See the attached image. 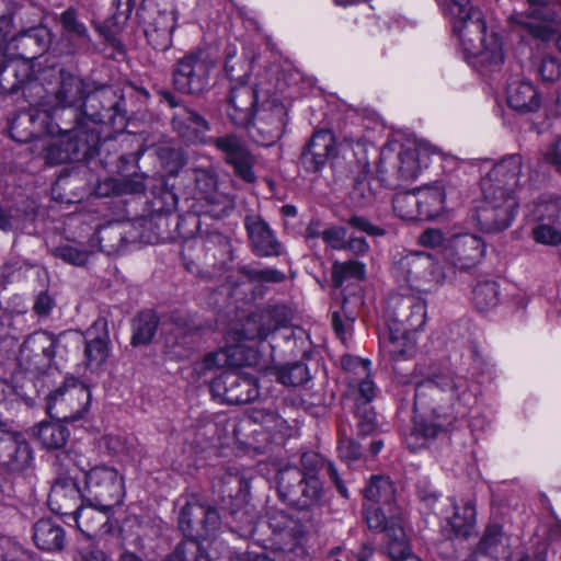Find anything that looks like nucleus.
<instances>
[{"mask_svg":"<svg viewBox=\"0 0 561 561\" xmlns=\"http://www.w3.org/2000/svg\"><path fill=\"white\" fill-rule=\"evenodd\" d=\"M470 400L468 380L449 370L438 371L417 381L414 410L419 414L414 428L405 442L411 450L425 445L427 439L449 425L455 419L457 405H467Z\"/></svg>","mask_w":561,"mask_h":561,"instance_id":"obj_1","label":"nucleus"},{"mask_svg":"<svg viewBox=\"0 0 561 561\" xmlns=\"http://www.w3.org/2000/svg\"><path fill=\"white\" fill-rule=\"evenodd\" d=\"M113 92L107 89L91 91L88 83L79 76L61 70L59 80L53 95L39 104V107L25 114L23 117L32 124V134L55 133L53 121L61 119L66 112L70 114L71 129L76 137L83 129L85 118L93 123H103L112 119L114 114H104L95 107L94 102L102 103Z\"/></svg>","mask_w":561,"mask_h":561,"instance_id":"obj_2","label":"nucleus"},{"mask_svg":"<svg viewBox=\"0 0 561 561\" xmlns=\"http://www.w3.org/2000/svg\"><path fill=\"white\" fill-rule=\"evenodd\" d=\"M447 3L439 2L445 15L450 20L453 31L465 53L468 56L480 58L482 64H486L491 68L501 66L504 61L502 42L496 34H486V23L482 12L472 7L470 0L461 3L455 0L453 11L449 10Z\"/></svg>","mask_w":561,"mask_h":561,"instance_id":"obj_3","label":"nucleus"},{"mask_svg":"<svg viewBox=\"0 0 561 561\" xmlns=\"http://www.w3.org/2000/svg\"><path fill=\"white\" fill-rule=\"evenodd\" d=\"M391 273L397 283L417 293H430L446 278L440 263L424 251L399 253L393 259Z\"/></svg>","mask_w":561,"mask_h":561,"instance_id":"obj_4","label":"nucleus"},{"mask_svg":"<svg viewBox=\"0 0 561 561\" xmlns=\"http://www.w3.org/2000/svg\"><path fill=\"white\" fill-rule=\"evenodd\" d=\"M137 15L148 44L159 51L169 49L176 26L173 0H142Z\"/></svg>","mask_w":561,"mask_h":561,"instance_id":"obj_5","label":"nucleus"},{"mask_svg":"<svg viewBox=\"0 0 561 561\" xmlns=\"http://www.w3.org/2000/svg\"><path fill=\"white\" fill-rule=\"evenodd\" d=\"M530 9L527 12L512 14L508 18L513 31L526 33L542 43H550L559 34L550 25H561V1L553 3L541 0H527Z\"/></svg>","mask_w":561,"mask_h":561,"instance_id":"obj_6","label":"nucleus"},{"mask_svg":"<svg viewBox=\"0 0 561 561\" xmlns=\"http://www.w3.org/2000/svg\"><path fill=\"white\" fill-rule=\"evenodd\" d=\"M125 497L123 476L108 466H96L85 472L82 501L104 510H114Z\"/></svg>","mask_w":561,"mask_h":561,"instance_id":"obj_7","label":"nucleus"},{"mask_svg":"<svg viewBox=\"0 0 561 561\" xmlns=\"http://www.w3.org/2000/svg\"><path fill=\"white\" fill-rule=\"evenodd\" d=\"M46 411L58 421H77L84 416L91 403L89 388L77 379H67L47 396Z\"/></svg>","mask_w":561,"mask_h":561,"instance_id":"obj_8","label":"nucleus"},{"mask_svg":"<svg viewBox=\"0 0 561 561\" xmlns=\"http://www.w3.org/2000/svg\"><path fill=\"white\" fill-rule=\"evenodd\" d=\"M483 198L472 211V219L485 232H497L510 227L517 207L513 195L499 194L491 186H481Z\"/></svg>","mask_w":561,"mask_h":561,"instance_id":"obj_9","label":"nucleus"},{"mask_svg":"<svg viewBox=\"0 0 561 561\" xmlns=\"http://www.w3.org/2000/svg\"><path fill=\"white\" fill-rule=\"evenodd\" d=\"M213 68L214 61L207 53L198 50L186 54L174 67L172 78L174 89L184 94L203 93L209 85Z\"/></svg>","mask_w":561,"mask_h":561,"instance_id":"obj_10","label":"nucleus"},{"mask_svg":"<svg viewBox=\"0 0 561 561\" xmlns=\"http://www.w3.org/2000/svg\"><path fill=\"white\" fill-rule=\"evenodd\" d=\"M278 490L289 504L309 508L322 497V484L318 477L304 474L298 467H289L278 473Z\"/></svg>","mask_w":561,"mask_h":561,"instance_id":"obj_11","label":"nucleus"},{"mask_svg":"<svg viewBox=\"0 0 561 561\" xmlns=\"http://www.w3.org/2000/svg\"><path fill=\"white\" fill-rule=\"evenodd\" d=\"M286 108L275 100L263 102L248 126L252 140L260 146L274 145L283 135L286 125Z\"/></svg>","mask_w":561,"mask_h":561,"instance_id":"obj_12","label":"nucleus"},{"mask_svg":"<svg viewBox=\"0 0 561 561\" xmlns=\"http://www.w3.org/2000/svg\"><path fill=\"white\" fill-rule=\"evenodd\" d=\"M195 184L203 215L214 219H222L234 209V198L219 191L218 179L214 171L197 169L195 171Z\"/></svg>","mask_w":561,"mask_h":561,"instance_id":"obj_13","label":"nucleus"},{"mask_svg":"<svg viewBox=\"0 0 561 561\" xmlns=\"http://www.w3.org/2000/svg\"><path fill=\"white\" fill-rule=\"evenodd\" d=\"M222 156L224 161L233 169L234 174L247 183L256 181L253 167L256 162L255 157L247 147L244 140L236 134H227L208 139Z\"/></svg>","mask_w":561,"mask_h":561,"instance_id":"obj_14","label":"nucleus"},{"mask_svg":"<svg viewBox=\"0 0 561 561\" xmlns=\"http://www.w3.org/2000/svg\"><path fill=\"white\" fill-rule=\"evenodd\" d=\"M215 398L228 404H248L259 398V386L255 378L237 371H225L210 383Z\"/></svg>","mask_w":561,"mask_h":561,"instance_id":"obj_15","label":"nucleus"},{"mask_svg":"<svg viewBox=\"0 0 561 561\" xmlns=\"http://www.w3.org/2000/svg\"><path fill=\"white\" fill-rule=\"evenodd\" d=\"M387 324L417 332L426 323V302L416 295L391 296L387 302Z\"/></svg>","mask_w":561,"mask_h":561,"instance_id":"obj_16","label":"nucleus"},{"mask_svg":"<svg viewBox=\"0 0 561 561\" xmlns=\"http://www.w3.org/2000/svg\"><path fill=\"white\" fill-rule=\"evenodd\" d=\"M56 340L45 332L31 334L21 345L19 360L27 370L41 373L50 366L55 357Z\"/></svg>","mask_w":561,"mask_h":561,"instance_id":"obj_17","label":"nucleus"},{"mask_svg":"<svg viewBox=\"0 0 561 561\" xmlns=\"http://www.w3.org/2000/svg\"><path fill=\"white\" fill-rule=\"evenodd\" d=\"M541 216L531 229V238L543 245L561 244V196L541 203Z\"/></svg>","mask_w":561,"mask_h":561,"instance_id":"obj_18","label":"nucleus"},{"mask_svg":"<svg viewBox=\"0 0 561 561\" xmlns=\"http://www.w3.org/2000/svg\"><path fill=\"white\" fill-rule=\"evenodd\" d=\"M485 252L483 240L471 233L454 236L446 250L447 260L459 270H469L476 266Z\"/></svg>","mask_w":561,"mask_h":561,"instance_id":"obj_19","label":"nucleus"},{"mask_svg":"<svg viewBox=\"0 0 561 561\" xmlns=\"http://www.w3.org/2000/svg\"><path fill=\"white\" fill-rule=\"evenodd\" d=\"M32 460V450L18 432L0 428V466L11 472L27 468Z\"/></svg>","mask_w":561,"mask_h":561,"instance_id":"obj_20","label":"nucleus"},{"mask_svg":"<svg viewBox=\"0 0 561 561\" xmlns=\"http://www.w3.org/2000/svg\"><path fill=\"white\" fill-rule=\"evenodd\" d=\"M523 160L519 154H511L496 163L482 179L481 186H491L502 195H513L519 185Z\"/></svg>","mask_w":561,"mask_h":561,"instance_id":"obj_21","label":"nucleus"},{"mask_svg":"<svg viewBox=\"0 0 561 561\" xmlns=\"http://www.w3.org/2000/svg\"><path fill=\"white\" fill-rule=\"evenodd\" d=\"M342 365L346 371L350 389L354 391L356 404H368L375 398V385L369 378L370 362L358 357H344Z\"/></svg>","mask_w":561,"mask_h":561,"instance_id":"obj_22","label":"nucleus"},{"mask_svg":"<svg viewBox=\"0 0 561 561\" xmlns=\"http://www.w3.org/2000/svg\"><path fill=\"white\" fill-rule=\"evenodd\" d=\"M244 227L252 252L260 257L278 256L282 244L270 225L257 215L247 216Z\"/></svg>","mask_w":561,"mask_h":561,"instance_id":"obj_23","label":"nucleus"},{"mask_svg":"<svg viewBox=\"0 0 561 561\" xmlns=\"http://www.w3.org/2000/svg\"><path fill=\"white\" fill-rule=\"evenodd\" d=\"M58 133H68L76 130L71 129V127H61L57 124ZM82 130L80 129L78 137L73 135L76 141H65L61 138H55L48 135H53L54 133H42L39 135H33L32 130L30 131L31 137H38V142L41 146V156L45 159V161L49 164H60L65 163L72 159L79 151L78 141L82 138Z\"/></svg>","mask_w":561,"mask_h":561,"instance_id":"obj_24","label":"nucleus"},{"mask_svg":"<svg viewBox=\"0 0 561 561\" xmlns=\"http://www.w3.org/2000/svg\"><path fill=\"white\" fill-rule=\"evenodd\" d=\"M173 130L185 141L192 144H208L206 134L210 130L207 119L188 106H180L173 112Z\"/></svg>","mask_w":561,"mask_h":561,"instance_id":"obj_25","label":"nucleus"},{"mask_svg":"<svg viewBox=\"0 0 561 561\" xmlns=\"http://www.w3.org/2000/svg\"><path fill=\"white\" fill-rule=\"evenodd\" d=\"M256 101L257 92L254 87L240 83L231 88L226 110L231 123L238 127L248 126Z\"/></svg>","mask_w":561,"mask_h":561,"instance_id":"obj_26","label":"nucleus"},{"mask_svg":"<svg viewBox=\"0 0 561 561\" xmlns=\"http://www.w3.org/2000/svg\"><path fill=\"white\" fill-rule=\"evenodd\" d=\"M82 494L77 482L68 477L57 478L48 494L50 510L59 515L70 518L80 506Z\"/></svg>","mask_w":561,"mask_h":561,"instance_id":"obj_27","label":"nucleus"},{"mask_svg":"<svg viewBox=\"0 0 561 561\" xmlns=\"http://www.w3.org/2000/svg\"><path fill=\"white\" fill-rule=\"evenodd\" d=\"M411 331L393 324H387V329L379 334L380 352L392 360L407 359L415 352V341Z\"/></svg>","mask_w":561,"mask_h":561,"instance_id":"obj_28","label":"nucleus"},{"mask_svg":"<svg viewBox=\"0 0 561 561\" xmlns=\"http://www.w3.org/2000/svg\"><path fill=\"white\" fill-rule=\"evenodd\" d=\"M84 355L89 366L99 367L110 355V336L107 321L105 318H98L85 334Z\"/></svg>","mask_w":561,"mask_h":561,"instance_id":"obj_29","label":"nucleus"},{"mask_svg":"<svg viewBox=\"0 0 561 561\" xmlns=\"http://www.w3.org/2000/svg\"><path fill=\"white\" fill-rule=\"evenodd\" d=\"M113 510H104L93 503H82L69 518L78 529L87 537H93L100 531L108 533V523L112 517Z\"/></svg>","mask_w":561,"mask_h":561,"instance_id":"obj_30","label":"nucleus"},{"mask_svg":"<svg viewBox=\"0 0 561 561\" xmlns=\"http://www.w3.org/2000/svg\"><path fill=\"white\" fill-rule=\"evenodd\" d=\"M60 23L62 26V38L67 42V54L73 55L91 47V37L88 28L78 19V14L73 9H68L61 13Z\"/></svg>","mask_w":561,"mask_h":561,"instance_id":"obj_31","label":"nucleus"},{"mask_svg":"<svg viewBox=\"0 0 561 561\" xmlns=\"http://www.w3.org/2000/svg\"><path fill=\"white\" fill-rule=\"evenodd\" d=\"M334 137L327 130H320L312 135L301 153V163L309 172L319 171L328 161L333 150Z\"/></svg>","mask_w":561,"mask_h":561,"instance_id":"obj_32","label":"nucleus"},{"mask_svg":"<svg viewBox=\"0 0 561 561\" xmlns=\"http://www.w3.org/2000/svg\"><path fill=\"white\" fill-rule=\"evenodd\" d=\"M219 507L221 511L228 512L233 522L237 524L238 531L251 534L259 518V512L254 505L244 501V496H222Z\"/></svg>","mask_w":561,"mask_h":561,"instance_id":"obj_33","label":"nucleus"},{"mask_svg":"<svg viewBox=\"0 0 561 561\" xmlns=\"http://www.w3.org/2000/svg\"><path fill=\"white\" fill-rule=\"evenodd\" d=\"M508 105L518 112H535L540 106L539 94L528 80H514L506 89Z\"/></svg>","mask_w":561,"mask_h":561,"instance_id":"obj_34","label":"nucleus"},{"mask_svg":"<svg viewBox=\"0 0 561 561\" xmlns=\"http://www.w3.org/2000/svg\"><path fill=\"white\" fill-rule=\"evenodd\" d=\"M33 540L42 550H61L65 543V531L53 519L42 518L33 526Z\"/></svg>","mask_w":561,"mask_h":561,"instance_id":"obj_35","label":"nucleus"},{"mask_svg":"<svg viewBox=\"0 0 561 561\" xmlns=\"http://www.w3.org/2000/svg\"><path fill=\"white\" fill-rule=\"evenodd\" d=\"M271 334L261 311L251 313L242 323L229 333L230 342H263Z\"/></svg>","mask_w":561,"mask_h":561,"instance_id":"obj_36","label":"nucleus"},{"mask_svg":"<svg viewBox=\"0 0 561 561\" xmlns=\"http://www.w3.org/2000/svg\"><path fill=\"white\" fill-rule=\"evenodd\" d=\"M422 220L438 217L445 209L446 188L437 183L416 190Z\"/></svg>","mask_w":561,"mask_h":561,"instance_id":"obj_37","label":"nucleus"},{"mask_svg":"<svg viewBox=\"0 0 561 561\" xmlns=\"http://www.w3.org/2000/svg\"><path fill=\"white\" fill-rule=\"evenodd\" d=\"M33 435L44 448L59 449L67 444L70 432L59 422H41L33 427Z\"/></svg>","mask_w":561,"mask_h":561,"instance_id":"obj_38","label":"nucleus"},{"mask_svg":"<svg viewBox=\"0 0 561 561\" xmlns=\"http://www.w3.org/2000/svg\"><path fill=\"white\" fill-rule=\"evenodd\" d=\"M266 518L270 528L275 534L284 535L291 539H297L302 534V526L300 522L284 510L268 507Z\"/></svg>","mask_w":561,"mask_h":561,"instance_id":"obj_39","label":"nucleus"},{"mask_svg":"<svg viewBox=\"0 0 561 561\" xmlns=\"http://www.w3.org/2000/svg\"><path fill=\"white\" fill-rule=\"evenodd\" d=\"M158 323L159 318L153 311L140 312L133 322L131 344L137 346L150 343L156 334Z\"/></svg>","mask_w":561,"mask_h":561,"instance_id":"obj_40","label":"nucleus"},{"mask_svg":"<svg viewBox=\"0 0 561 561\" xmlns=\"http://www.w3.org/2000/svg\"><path fill=\"white\" fill-rule=\"evenodd\" d=\"M15 42L18 43V47L36 48L35 50L31 51L28 56H23L24 58L32 59L48 48V44L50 42V33L45 27H35L19 35L15 38Z\"/></svg>","mask_w":561,"mask_h":561,"instance_id":"obj_41","label":"nucleus"},{"mask_svg":"<svg viewBox=\"0 0 561 561\" xmlns=\"http://www.w3.org/2000/svg\"><path fill=\"white\" fill-rule=\"evenodd\" d=\"M365 497L376 503L391 504L396 497V488L387 477H373L365 489Z\"/></svg>","mask_w":561,"mask_h":561,"instance_id":"obj_42","label":"nucleus"},{"mask_svg":"<svg viewBox=\"0 0 561 561\" xmlns=\"http://www.w3.org/2000/svg\"><path fill=\"white\" fill-rule=\"evenodd\" d=\"M392 207L394 213L404 220H422L416 191L396 194Z\"/></svg>","mask_w":561,"mask_h":561,"instance_id":"obj_43","label":"nucleus"},{"mask_svg":"<svg viewBox=\"0 0 561 561\" xmlns=\"http://www.w3.org/2000/svg\"><path fill=\"white\" fill-rule=\"evenodd\" d=\"M163 561H213L205 548L196 540H183Z\"/></svg>","mask_w":561,"mask_h":561,"instance_id":"obj_44","label":"nucleus"},{"mask_svg":"<svg viewBox=\"0 0 561 561\" xmlns=\"http://www.w3.org/2000/svg\"><path fill=\"white\" fill-rule=\"evenodd\" d=\"M248 342H231L228 347L229 364L232 366H257L261 353L257 347L249 346Z\"/></svg>","mask_w":561,"mask_h":561,"instance_id":"obj_45","label":"nucleus"},{"mask_svg":"<svg viewBox=\"0 0 561 561\" xmlns=\"http://www.w3.org/2000/svg\"><path fill=\"white\" fill-rule=\"evenodd\" d=\"M362 280L365 278V265L358 261L334 262L332 265V280L335 287H341L348 279Z\"/></svg>","mask_w":561,"mask_h":561,"instance_id":"obj_46","label":"nucleus"},{"mask_svg":"<svg viewBox=\"0 0 561 561\" xmlns=\"http://www.w3.org/2000/svg\"><path fill=\"white\" fill-rule=\"evenodd\" d=\"M473 304L480 311L493 309L499 304V288L495 282L484 280L473 289Z\"/></svg>","mask_w":561,"mask_h":561,"instance_id":"obj_47","label":"nucleus"},{"mask_svg":"<svg viewBox=\"0 0 561 561\" xmlns=\"http://www.w3.org/2000/svg\"><path fill=\"white\" fill-rule=\"evenodd\" d=\"M476 522V510L472 502L467 501L462 507L455 505L454 515L449 518V524L457 536H468L470 528Z\"/></svg>","mask_w":561,"mask_h":561,"instance_id":"obj_48","label":"nucleus"},{"mask_svg":"<svg viewBox=\"0 0 561 561\" xmlns=\"http://www.w3.org/2000/svg\"><path fill=\"white\" fill-rule=\"evenodd\" d=\"M421 171L419 151L414 148H404L398 154V178L404 181L415 179Z\"/></svg>","mask_w":561,"mask_h":561,"instance_id":"obj_49","label":"nucleus"},{"mask_svg":"<svg viewBox=\"0 0 561 561\" xmlns=\"http://www.w3.org/2000/svg\"><path fill=\"white\" fill-rule=\"evenodd\" d=\"M508 543V537L503 533L502 526L489 525L480 540L479 549L486 554H495L501 547Z\"/></svg>","mask_w":561,"mask_h":561,"instance_id":"obj_50","label":"nucleus"},{"mask_svg":"<svg viewBox=\"0 0 561 561\" xmlns=\"http://www.w3.org/2000/svg\"><path fill=\"white\" fill-rule=\"evenodd\" d=\"M239 273L251 283L277 284L285 280L286 276L276 268H256L249 265L239 267Z\"/></svg>","mask_w":561,"mask_h":561,"instance_id":"obj_51","label":"nucleus"},{"mask_svg":"<svg viewBox=\"0 0 561 561\" xmlns=\"http://www.w3.org/2000/svg\"><path fill=\"white\" fill-rule=\"evenodd\" d=\"M309 371L304 363H294L284 366L277 371V379L284 386L297 387L309 380Z\"/></svg>","mask_w":561,"mask_h":561,"instance_id":"obj_52","label":"nucleus"},{"mask_svg":"<svg viewBox=\"0 0 561 561\" xmlns=\"http://www.w3.org/2000/svg\"><path fill=\"white\" fill-rule=\"evenodd\" d=\"M53 254L68 264L76 266L84 265L90 256V251L83 244H64L55 248Z\"/></svg>","mask_w":561,"mask_h":561,"instance_id":"obj_53","label":"nucleus"},{"mask_svg":"<svg viewBox=\"0 0 561 561\" xmlns=\"http://www.w3.org/2000/svg\"><path fill=\"white\" fill-rule=\"evenodd\" d=\"M382 533L386 534L387 538L386 553L410 545L402 525L394 517L390 518V523L386 526Z\"/></svg>","mask_w":561,"mask_h":561,"instance_id":"obj_54","label":"nucleus"},{"mask_svg":"<svg viewBox=\"0 0 561 561\" xmlns=\"http://www.w3.org/2000/svg\"><path fill=\"white\" fill-rule=\"evenodd\" d=\"M204 513V505L188 503L182 507L179 515V527L185 535H192L195 526L199 524L198 515Z\"/></svg>","mask_w":561,"mask_h":561,"instance_id":"obj_55","label":"nucleus"},{"mask_svg":"<svg viewBox=\"0 0 561 561\" xmlns=\"http://www.w3.org/2000/svg\"><path fill=\"white\" fill-rule=\"evenodd\" d=\"M354 317L346 311L345 302L340 310L333 311L331 314V323L335 334L342 342L351 336L354 325Z\"/></svg>","mask_w":561,"mask_h":561,"instance_id":"obj_56","label":"nucleus"},{"mask_svg":"<svg viewBox=\"0 0 561 561\" xmlns=\"http://www.w3.org/2000/svg\"><path fill=\"white\" fill-rule=\"evenodd\" d=\"M263 430L271 436V440L283 438L288 427L287 422L275 412H264L261 415Z\"/></svg>","mask_w":561,"mask_h":561,"instance_id":"obj_57","label":"nucleus"},{"mask_svg":"<svg viewBox=\"0 0 561 561\" xmlns=\"http://www.w3.org/2000/svg\"><path fill=\"white\" fill-rule=\"evenodd\" d=\"M263 320L267 327H271V333L280 327H285L290 321V314L286 307L275 306L268 309L261 310Z\"/></svg>","mask_w":561,"mask_h":561,"instance_id":"obj_58","label":"nucleus"},{"mask_svg":"<svg viewBox=\"0 0 561 561\" xmlns=\"http://www.w3.org/2000/svg\"><path fill=\"white\" fill-rule=\"evenodd\" d=\"M25 551L13 538L0 536V561H24Z\"/></svg>","mask_w":561,"mask_h":561,"instance_id":"obj_59","label":"nucleus"},{"mask_svg":"<svg viewBox=\"0 0 561 561\" xmlns=\"http://www.w3.org/2000/svg\"><path fill=\"white\" fill-rule=\"evenodd\" d=\"M356 416L358 417V430L363 435H369L376 427V414L368 404H356Z\"/></svg>","mask_w":561,"mask_h":561,"instance_id":"obj_60","label":"nucleus"},{"mask_svg":"<svg viewBox=\"0 0 561 561\" xmlns=\"http://www.w3.org/2000/svg\"><path fill=\"white\" fill-rule=\"evenodd\" d=\"M340 434L341 436L337 445L340 457L346 461L357 460L362 455L360 445L352 437L344 435L342 432Z\"/></svg>","mask_w":561,"mask_h":561,"instance_id":"obj_61","label":"nucleus"},{"mask_svg":"<svg viewBox=\"0 0 561 561\" xmlns=\"http://www.w3.org/2000/svg\"><path fill=\"white\" fill-rule=\"evenodd\" d=\"M346 229L341 226H332L322 231V239L333 250H344L346 242Z\"/></svg>","mask_w":561,"mask_h":561,"instance_id":"obj_62","label":"nucleus"},{"mask_svg":"<svg viewBox=\"0 0 561 561\" xmlns=\"http://www.w3.org/2000/svg\"><path fill=\"white\" fill-rule=\"evenodd\" d=\"M539 75L543 81L554 82L561 77V65L556 57L547 56L542 58L539 66Z\"/></svg>","mask_w":561,"mask_h":561,"instance_id":"obj_63","label":"nucleus"},{"mask_svg":"<svg viewBox=\"0 0 561 561\" xmlns=\"http://www.w3.org/2000/svg\"><path fill=\"white\" fill-rule=\"evenodd\" d=\"M365 519L368 527L377 531H382L390 523V518L386 517L381 508L374 505L365 508Z\"/></svg>","mask_w":561,"mask_h":561,"instance_id":"obj_64","label":"nucleus"}]
</instances>
